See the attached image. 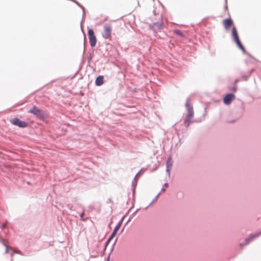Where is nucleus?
Here are the masks:
<instances>
[{"mask_svg":"<svg viewBox=\"0 0 261 261\" xmlns=\"http://www.w3.org/2000/svg\"><path fill=\"white\" fill-rule=\"evenodd\" d=\"M186 107L188 111L187 116L185 117L184 123L188 126L191 122V120L193 117L194 112L192 107L189 102L186 103Z\"/></svg>","mask_w":261,"mask_h":261,"instance_id":"obj_1","label":"nucleus"},{"mask_svg":"<svg viewBox=\"0 0 261 261\" xmlns=\"http://www.w3.org/2000/svg\"><path fill=\"white\" fill-rule=\"evenodd\" d=\"M112 28L111 24H106L103 27V33L102 37L106 39H111Z\"/></svg>","mask_w":261,"mask_h":261,"instance_id":"obj_2","label":"nucleus"},{"mask_svg":"<svg viewBox=\"0 0 261 261\" xmlns=\"http://www.w3.org/2000/svg\"><path fill=\"white\" fill-rule=\"evenodd\" d=\"M232 36L235 42L237 43L238 46L243 51H245V48L242 43H241L239 36L237 32V30L235 27H233L232 29Z\"/></svg>","mask_w":261,"mask_h":261,"instance_id":"obj_3","label":"nucleus"},{"mask_svg":"<svg viewBox=\"0 0 261 261\" xmlns=\"http://www.w3.org/2000/svg\"><path fill=\"white\" fill-rule=\"evenodd\" d=\"M30 113L33 114L36 117L40 119H43L44 118V114L43 112L40 109L36 107H33L31 110H29Z\"/></svg>","mask_w":261,"mask_h":261,"instance_id":"obj_4","label":"nucleus"},{"mask_svg":"<svg viewBox=\"0 0 261 261\" xmlns=\"http://www.w3.org/2000/svg\"><path fill=\"white\" fill-rule=\"evenodd\" d=\"M88 35H89V42H90V45L92 47H94L96 45V41H97L96 36L94 35V32L93 30L89 29L88 30Z\"/></svg>","mask_w":261,"mask_h":261,"instance_id":"obj_5","label":"nucleus"},{"mask_svg":"<svg viewBox=\"0 0 261 261\" xmlns=\"http://www.w3.org/2000/svg\"><path fill=\"white\" fill-rule=\"evenodd\" d=\"M10 121L13 124L18 126L20 127H26L28 126V123L27 122L22 121L17 118L11 120Z\"/></svg>","mask_w":261,"mask_h":261,"instance_id":"obj_6","label":"nucleus"},{"mask_svg":"<svg viewBox=\"0 0 261 261\" xmlns=\"http://www.w3.org/2000/svg\"><path fill=\"white\" fill-rule=\"evenodd\" d=\"M235 98V95L232 93H229L226 95L224 97L223 102L225 105H228L230 104L232 100Z\"/></svg>","mask_w":261,"mask_h":261,"instance_id":"obj_7","label":"nucleus"},{"mask_svg":"<svg viewBox=\"0 0 261 261\" xmlns=\"http://www.w3.org/2000/svg\"><path fill=\"white\" fill-rule=\"evenodd\" d=\"M150 28L154 31L160 30L162 28L163 24L162 23L156 22L152 24H150Z\"/></svg>","mask_w":261,"mask_h":261,"instance_id":"obj_8","label":"nucleus"},{"mask_svg":"<svg viewBox=\"0 0 261 261\" xmlns=\"http://www.w3.org/2000/svg\"><path fill=\"white\" fill-rule=\"evenodd\" d=\"M224 28L226 29H228L232 24L233 22L231 18H227L224 19L223 21Z\"/></svg>","mask_w":261,"mask_h":261,"instance_id":"obj_9","label":"nucleus"},{"mask_svg":"<svg viewBox=\"0 0 261 261\" xmlns=\"http://www.w3.org/2000/svg\"><path fill=\"white\" fill-rule=\"evenodd\" d=\"M103 83V76L102 75H99L98 76L96 80H95V84L97 86H101Z\"/></svg>","mask_w":261,"mask_h":261,"instance_id":"obj_10","label":"nucleus"},{"mask_svg":"<svg viewBox=\"0 0 261 261\" xmlns=\"http://www.w3.org/2000/svg\"><path fill=\"white\" fill-rule=\"evenodd\" d=\"M258 236H259V234H256L254 235H252L251 237H250L249 238L246 239L245 240L246 243H245L244 245L248 244L251 241L253 240L254 238H255L256 237H257Z\"/></svg>","mask_w":261,"mask_h":261,"instance_id":"obj_11","label":"nucleus"},{"mask_svg":"<svg viewBox=\"0 0 261 261\" xmlns=\"http://www.w3.org/2000/svg\"><path fill=\"white\" fill-rule=\"evenodd\" d=\"M172 166V161H171V158H169L167 162V171L168 172L169 171L170 168Z\"/></svg>","mask_w":261,"mask_h":261,"instance_id":"obj_12","label":"nucleus"},{"mask_svg":"<svg viewBox=\"0 0 261 261\" xmlns=\"http://www.w3.org/2000/svg\"><path fill=\"white\" fill-rule=\"evenodd\" d=\"M117 232H116V231H113V232H112L110 237L109 238V239L108 240L107 244L109 243L111 241V240L112 239V238L115 237V236L116 235Z\"/></svg>","mask_w":261,"mask_h":261,"instance_id":"obj_13","label":"nucleus"},{"mask_svg":"<svg viewBox=\"0 0 261 261\" xmlns=\"http://www.w3.org/2000/svg\"><path fill=\"white\" fill-rule=\"evenodd\" d=\"M174 33L180 36H184V34L183 33L179 30H175L174 31Z\"/></svg>","mask_w":261,"mask_h":261,"instance_id":"obj_14","label":"nucleus"},{"mask_svg":"<svg viewBox=\"0 0 261 261\" xmlns=\"http://www.w3.org/2000/svg\"><path fill=\"white\" fill-rule=\"evenodd\" d=\"M84 214H84V212H83V213L81 214V216H80V217H81V220H83V221H85V219H84Z\"/></svg>","mask_w":261,"mask_h":261,"instance_id":"obj_15","label":"nucleus"},{"mask_svg":"<svg viewBox=\"0 0 261 261\" xmlns=\"http://www.w3.org/2000/svg\"><path fill=\"white\" fill-rule=\"evenodd\" d=\"M11 249L13 250L14 251V252L16 253H19V254H21V252L19 251V250H14V249H13L12 248H10Z\"/></svg>","mask_w":261,"mask_h":261,"instance_id":"obj_16","label":"nucleus"},{"mask_svg":"<svg viewBox=\"0 0 261 261\" xmlns=\"http://www.w3.org/2000/svg\"><path fill=\"white\" fill-rule=\"evenodd\" d=\"M119 227H120V225H117V226L115 227V228L114 229V231L117 232V231H118V229H119Z\"/></svg>","mask_w":261,"mask_h":261,"instance_id":"obj_17","label":"nucleus"},{"mask_svg":"<svg viewBox=\"0 0 261 261\" xmlns=\"http://www.w3.org/2000/svg\"><path fill=\"white\" fill-rule=\"evenodd\" d=\"M164 187L165 188H167L168 187V184H167V183L165 184L164 185Z\"/></svg>","mask_w":261,"mask_h":261,"instance_id":"obj_18","label":"nucleus"},{"mask_svg":"<svg viewBox=\"0 0 261 261\" xmlns=\"http://www.w3.org/2000/svg\"><path fill=\"white\" fill-rule=\"evenodd\" d=\"M9 248L7 246V248H6V253H7L9 251Z\"/></svg>","mask_w":261,"mask_h":261,"instance_id":"obj_19","label":"nucleus"},{"mask_svg":"<svg viewBox=\"0 0 261 261\" xmlns=\"http://www.w3.org/2000/svg\"><path fill=\"white\" fill-rule=\"evenodd\" d=\"M165 190H166V188H162V190H161V191H162V192H165Z\"/></svg>","mask_w":261,"mask_h":261,"instance_id":"obj_20","label":"nucleus"},{"mask_svg":"<svg viewBox=\"0 0 261 261\" xmlns=\"http://www.w3.org/2000/svg\"><path fill=\"white\" fill-rule=\"evenodd\" d=\"M107 261H110V256L107 257Z\"/></svg>","mask_w":261,"mask_h":261,"instance_id":"obj_21","label":"nucleus"},{"mask_svg":"<svg viewBox=\"0 0 261 261\" xmlns=\"http://www.w3.org/2000/svg\"><path fill=\"white\" fill-rule=\"evenodd\" d=\"M6 224H4L3 225V228H4L6 227Z\"/></svg>","mask_w":261,"mask_h":261,"instance_id":"obj_22","label":"nucleus"}]
</instances>
